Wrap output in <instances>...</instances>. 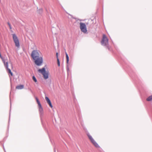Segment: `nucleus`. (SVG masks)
<instances>
[{
    "mask_svg": "<svg viewBox=\"0 0 152 152\" xmlns=\"http://www.w3.org/2000/svg\"><path fill=\"white\" fill-rule=\"evenodd\" d=\"M108 39L105 34H103L102 39L101 42L102 45L107 46L108 44Z\"/></svg>",
    "mask_w": 152,
    "mask_h": 152,
    "instance_id": "nucleus-4",
    "label": "nucleus"
},
{
    "mask_svg": "<svg viewBox=\"0 0 152 152\" xmlns=\"http://www.w3.org/2000/svg\"><path fill=\"white\" fill-rule=\"evenodd\" d=\"M69 15H70V16H71V17H72V15H70V14H69Z\"/></svg>",
    "mask_w": 152,
    "mask_h": 152,
    "instance_id": "nucleus-24",
    "label": "nucleus"
},
{
    "mask_svg": "<svg viewBox=\"0 0 152 152\" xmlns=\"http://www.w3.org/2000/svg\"><path fill=\"white\" fill-rule=\"evenodd\" d=\"M146 100L148 101H151L152 100V95L148 97L146 99Z\"/></svg>",
    "mask_w": 152,
    "mask_h": 152,
    "instance_id": "nucleus-12",
    "label": "nucleus"
},
{
    "mask_svg": "<svg viewBox=\"0 0 152 152\" xmlns=\"http://www.w3.org/2000/svg\"><path fill=\"white\" fill-rule=\"evenodd\" d=\"M24 88V86L22 85H20L16 87V88L18 89H21Z\"/></svg>",
    "mask_w": 152,
    "mask_h": 152,
    "instance_id": "nucleus-11",
    "label": "nucleus"
},
{
    "mask_svg": "<svg viewBox=\"0 0 152 152\" xmlns=\"http://www.w3.org/2000/svg\"><path fill=\"white\" fill-rule=\"evenodd\" d=\"M10 116H9V118H10Z\"/></svg>",
    "mask_w": 152,
    "mask_h": 152,
    "instance_id": "nucleus-28",
    "label": "nucleus"
},
{
    "mask_svg": "<svg viewBox=\"0 0 152 152\" xmlns=\"http://www.w3.org/2000/svg\"><path fill=\"white\" fill-rule=\"evenodd\" d=\"M10 105H11V102L10 103Z\"/></svg>",
    "mask_w": 152,
    "mask_h": 152,
    "instance_id": "nucleus-27",
    "label": "nucleus"
},
{
    "mask_svg": "<svg viewBox=\"0 0 152 152\" xmlns=\"http://www.w3.org/2000/svg\"><path fill=\"white\" fill-rule=\"evenodd\" d=\"M35 63L37 66L41 65L43 62L42 58H32Z\"/></svg>",
    "mask_w": 152,
    "mask_h": 152,
    "instance_id": "nucleus-3",
    "label": "nucleus"
},
{
    "mask_svg": "<svg viewBox=\"0 0 152 152\" xmlns=\"http://www.w3.org/2000/svg\"><path fill=\"white\" fill-rule=\"evenodd\" d=\"M57 58V61L58 65V66H60V62L59 60L58 59V58Z\"/></svg>",
    "mask_w": 152,
    "mask_h": 152,
    "instance_id": "nucleus-17",
    "label": "nucleus"
},
{
    "mask_svg": "<svg viewBox=\"0 0 152 152\" xmlns=\"http://www.w3.org/2000/svg\"><path fill=\"white\" fill-rule=\"evenodd\" d=\"M36 100L37 103L38 104V107L40 106H41V105L40 103V102L37 97L36 98Z\"/></svg>",
    "mask_w": 152,
    "mask_h": 152,
    "instance_id": "nucleus-14",
    "label": "nucleus"
},
{
    "mask_svg": "<svg viewBox=\"0 0 152 152\" xmlns=\"http://www.w3.org/2000/svg\"><path fill=\"white\" fill-rule=\"evenodd\" d=\"M87 135L89 138V139L90 140H92V139H93V138L92 137V136L90 135L88 133L87 134Z\"/></svg>",
    "mask_w": 152,
    "mask_h": 152,
    "instance_id": "nucleus-16",
    "label": "nucleus"
},
{
    "mask_svg": "<svg viewBox=\"0 0 152 152\" xmlns=\"http://www.w3.org/2000/svg\"><path fill=\"white\" fill-rule=\"evenodd\" d=\"M107 48L109 49V50H110V48L108 46H107Z\"/></svg>",
    "mask_w": 152,
    "mask_h": 152,
    "instance_id": "nucleus-25",
    "label": "nucleus"
},
{
    "mask_svg": "<svg viewBox=\"0 0 152 152\" xmlns=\"http://www.w3.org/2000/svg\"><path fill=\"white\" fill-rule=\"evenodd\" d=\"M39 114L40 117H41L42 116L43 114V108L41 106H39Z\"/></svg>",
    "mask_w": 152,
    "mask_h": 152,
    "instance_id": "nucleus-8",
    "label": "nucleus"
},
{
    "mask_svg": "<svg viewBox=\"0 0 152 152\" xmlns=\"http://www.w3.org/2000/svg\"><path fill=\"white\" fill-rule=\"evenodd\" d=\"M58 53H56V57H58Z\"/></svg>",
    "mask_w": 152,
    "mask_h": 152,
    "instance_id": "nucleus-23",
    "label": "nucleus"
},
{
    "mask_svg": "<svg viewBox=\"0 0 152 152\" xmlns=\"http://www.w3.org/2000/svg\"><path fill=\"white\" fill-rule=\"evenodd\" d=\"M40 52L37 50H33L31 53V57H39Z\"/></svg>",
    "mask_w": 152,
    "mask_h": 152,
    "instance_id": "nucleus-7",
    "label": "nucleus"
},
{
    "mask_svg": "<svg viewBox=\"0 0 152 152\" xmlns=\"http://www.w3.org/2000/svg\"><path fill=\"white\" fill-rule=\"evenodd\" d=\"M12 35L13 39L15 44V46L18 48L19 47H20V44L17 37L15 34H12Z\"/></svg>",
    "mask_w": 152,
    "mask_h": 152,
    "instance_id": "nucleus-6",
    "label": "nucleus"
},
{
    "mask_svg": "<svg viewBox=\"0 0 152 152\" xmlns=\"http://www.w3.org/2000/svg\"><path fill=\"white\" fill-rule=\"evenodd\" d=\"M4 64V66L7 69V72L10 74L11 76H12L13 74L11 72V70L8 67V62L9 61L7 59V58H1Z\"/></svg>",
    "mask_w": 152,
    "mask_h": 152,
    "instance_id": "nucleus-1",
    "label": "nucleus"
},
{
    "mask_svg": "<svg viewBox=\"0 0 152 152\" xmlns=\"http://www.w3.org/2000/svg\"><path fill=\"white\" fill-rule=\"evenodd\" d=\"M43 12V9H39L37 10V12L39 14H41Z\"/></svg>",
    "mask_w": 152,
    "mask_h": 152,
    "instance_id": "nucleus-13",
    "label": "nucleus"
},
{
    "mask_svg": "<svg viewBox=\"0 0 152 152\" xmlns=\"http://www.w3.org/2000/svg\"><path fill=\"white\" fill-rule=\"evenodd\" d=\"M45 99L47 101V103L49 104L50 107L51 108H52L53 107V106L52 104L51 101L50 99H49V98L48 97L45 96Z\"/></svg>",
    "mask_w": 152,
    "mask_h": 152,
    "instance_id": "nucleus-9",
    "label": "nucleus"
},
{
    "mask_svg": "<svg viewBox=\"0 0 152 152\" xmlns=\"http://www.w3.org/2000/svg\"><path fill=\"white\" fill-rule=\"evenodd\" d=\"M67 66H68V65ZM67 72H68L69 71V68L68 67L67 68Z\"/></svg>",
    "mask_w": 152,
    "mask_h": 152,
    "instance_id": "nucleus-22",
    "label": "nucleus"
},
{
    "mask_svg": "<svg viewBox=\"0 0 152 152\" xmlns=\"http://www.w3.org/2000/svg\"><path fill=\"white\" fill-rule=\"evenodd\" d=\"M7 24L9 27V28H10V29H12V27H11V25L10 24V23L8 22L7 23Z\"/></svg>",
    "mask_w": 152,
    "mask_h": 152,
    "instance_id": "nucleus-19",
    "label": "nucleus"
},
{
    "mask_svg": "<svg viewBox=\"0 0 152 152\" xmlns=\"http://www.w3.org/2000/svg\"><path fill=\"white\" fill-rule=\"evenodd\" d=\"M38 71L43 75L45 79H47L48 78L49 72L48 71H46L45 68L39 69Z\"/></svg>",
    "mask_w": 152,
    "mask_h": 152,
    "instance_id": "nucleus-2",
    "label": "nucleus"
},
{
    "mask_svg": "<svg viewBox=\"0 0 152 152\" xmlns=\"http://www.w3.org/2000/svg\"><path fill=\"white\" fill-rule=\"evenodd\" d=\"M69 58H66V63L67 64L68 63L69 61Z\"/></svg>",
    "mask_w": 152,
    "mask_h": 152,
    "instance_id": "nucleus-20",
    "label": "nucleus"
},
{
    "mask_svg": "<svg viewBox=\"0 0 152 152\" xmlns=\"http://www.w3.org/2000/svg\"><path fill=\"white\" fill-rule=\"evenodd\" d=\"M65 53H66V57H69L68 55L67 54V53L66 52Z\"/></svg>",
    "mask_w": 152,
    "mask_h": 152,
    "instance_id": "nucleus-21",
    "label": "nucleus"
},
{
    "mask_svg": "<svg viewBox=\"0 0 152 152\" xmlns=\"http://www.w3.org/2000/svg\"><path fill=\"white\" fill-rule=\"evenodd\" d=\"M54 151H55V152H56V151L55 150V149H54Z\"/></svg>",
    "mask_w": 152,
    "mask_h": 152,
    "instance_id": "nucleus-26",
    "label": "nucleus"
},
{
    "mask_svg": "<svg viewBox=\"0 0 152 152\" xmlns=\"http://www.w3.org/2000/svg\"><path fill=\"white\" fill-rule=\"evenodd\" d=\"M36 100L37 103L38 104V107L40 106H41V105L40 103V102L37 97L36 98Z\"/></svg>",
    "mask_w": 152,
    "mask_h": 152,
    "instance_id": "nucleus-15",
    "label": "nucleus"
},
{
    "mask_svg": "<svg viewBox=\"0 0 152 152\" xmlns=\"http://www.w3.org/2000/svg\"><path fill=\"white\" fill-rule=\"evenodd\" d=\"M80 28L81 31L84 33H87L86 26L85 23L82 22L80 23Z\"/></svg>",
    "mask_w": 152,
    "mask_h": 152,
    "instance_id": "nucleus-5",
    "label": "nucleus"
},
{
    "mask_svg": "<svg viewBox=\"0 0 152 152\" xmlns=\"http://www.w3.org/2000/svg\"><path fill=\"white\" fill-rule=\"evenodd\" d=\"M32 79L35 82H37V80L36 79L35 77L34 76H33Z\"/></svg>",
    "mask_w": 152,
    "mask_h": 152,
    "instance_id": "nucleus-18",
    "label": "nucleus"
},
{
    "mask_svg": "<svg viewBox=\"0 0 152 152\" xmlns=\"http://www.w3.org/2000/svg\"><path fill=\"white\" fill-rule=\"evenodd\" d=\"M91 142L93 144V145L96 147H99V145L93 139L91 140Z\"/></svg>",
    "mask_w": 152,
    "mask_h": 152,
    "instance_id": "nucleus-10",
    "label": "nucleus"
}]
</instances>
